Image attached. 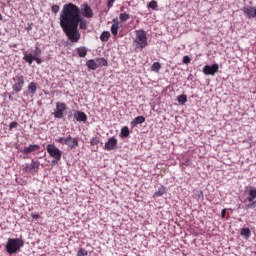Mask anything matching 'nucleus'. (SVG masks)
I'll return each instance as SVG.
<instances>
[{
  "instance_id": "nucleus-1",
  "label": "nucleus",
  "mask_w": 256,
  "mask_h": 256,
  "mask_svg": "<svg viewBox=\"0 0 256 256\" xmlns=\"http://www.w3.org/2000/svg\"><path fill=\"white\" fill-rule=\"evenodd\" d=\"M60 27L71 43H79L81 39L79 29H87V20L81 16L79 6L73 3L63 6L60 13Z\"/></svg>"
},
{
  "instance_id": "nucleus-2",
  "label": "nucleus",
  "mask_w": 256,
  "mask_h": 256,
  "mask_svg": "<svg viewBox=\"0 0 256 256\" xmlns=\"http://www.w3.org/2000/svg\"><path fill=\"white\" fill-rule=\"evenodd\" d=\"M25 245V242L21 238H9L6 243V251L9 255H14Z\"/></svg>"
},
{
  "instance_id": "nucleus-3",
  "label": "nucleus",
  "mask_w": 256,
  "mask_h": 256,
  "mask_svg": "<svg viewBox=\"0 0 256 256\" xmlns=\"http://www.w3.org/2000/svg\"><path fill=\"white\" fill-rule=\"evenodd\" d=\"M56 143H60V145H66L68 149H76L79 147V138H74L69 135L67 138L59 137L55 139Z\"/></svg>"
},
{
  "instance_id": "nucleus-4",
  "label": "nucleus",
  "mask_w": 256,
  "mask_h": 256,
  "mask_svg": "<svg viewBox=\"0 0 256 256\" xmlns=\"http://www.w3.org/2000/svg\"><path fill=\"white\" fill-rule=\"evenodd\" d=\"M136 43L138 49H145L147 47V32L145 30H136Z\"/></svg>"
},
{
  "instance_id": "nucleus-5",
  "label": "nucleus",
  "mask_w": 256,
  "mask_h": 256,
  "mask_svg": "<svg viewBox=\"0 0 256 256\" xmlns=\"http://www.w3.org/2000/svg\"><path fill=\"white\" fill-rule=\"evenodd\" d=\"M46 151L52 159H55V161H61V157H63V153L60 151L55 144H48L46 146Z\"/></svg>"
},
{
  "instance_id": "nucleus-6",
  "label": "nucleus",
  "mask_w": 256,
  "mask_h": 256,
  "mask_svg": "<svg viewBox=\"0 0 256 256\" xmlns=\"http://www.w3.org/2000/svg\"><path fill=\"white\" fill-rule=\"evenodd\" d=\"M13 81V91H15V93L23 91V87L25 86V77L22 74H17L15 77H13Z\"/></svg>"
},
{
  "instance_id": "nucleus-7",
  "label": "nucleus",
  "mask_w": 256,
  "mask_h": 256,
  "mask_svg": "<svg viewBox=\"0 0 256 256\" xmlns=\"http://www.w3.org/2000/svg\"><path fill=\"white\" fill-rule=\"evenodd\" d=\"M256 189L253 187H250L248 190V197L246 198V201L249 202V204L245 205V209H255L256 208Z\"/></svg>"
},
{
  "instance_id": "nucleus-8",
  "label": "nucleus",
  "mask_w": 256,
  "mask_h": 256,
  "mask_svg": "<svg viewBox=\"0 0 256 256\" xmlns=\"http://www.w3.org/2000/svg\"><path fill=\"white\" fill-rule=\"evenodd\" d=\"M65 111H67V104L63 102H57L56 111L53 113L55 119H63L65 116Z\"/></svg>"
},
{
  "instance_id": "nucleus-9",
  "label": "nucleus",
  "mask_w": 256,
  "mask_h": 256,
  "mask_svg": "<svg viewBox=\"0 0 256 256\" xmlns=\"http://www.w3.org/2000/svg\"><path fill=\"white\" fill-rule=\"evenodd\" d=\"M40 166H41V163H39V161L32 160L31 164H27L23 168V171L25 173H31V171H34L35 173H37L39 171Z\"/></svg>"
},
{
  "instance_id": "nucleus-10",
  "label": "nucleus",
  "mask_w": 256,
  "mask_h": 256,
  "mask_svg": "<svg viewBox=\"0 0 256 256\" xmlns=\"http://www.w3.org/2000/svg\"><path fill=\"white\" fill-rule=\"evenodd\" d=\"M41 146L39 144H30L29 146H25L20 153L23 155H29L30 153H35V151H39Z\"/></svg>"
},
{
  "instance_id": "nucleus-11",
  "label": "nucleus",
  "mask_w": 256,
  "mask_h": 256,
  "mask_svg": "<svg viewBox=\"0 0 256 256\" xmlns=\"http://www.w3.org/2000/svg\"><path fill=\"white\" fill-rule=\"evenodd\" d=\"M244 15H246L247 19H255L256 18V7L253 6H244L242 8Z\"/></svg>"
},
{
  "instance_id": "nucleus-12",
  "label": "nucleus",
  "mask_w": 256,
  "mask_h": 256,
  "mask_svg": "<svg viewBox=\"0 0 256 256\" xmlns=\"http://www.w3.org/2000/svg\"><path fill=\"white\" fill-rule=\"evenodd\" d=\"M23 59L28 63V65H32L33 61H36L38 65H41L43 62L39 56H33V54H27V52L24 53Z\"/></svg>"
},
{
  "instance_id": "nucleus-13",
  "label": "nucleus",
  "mask_w": 256,
  "mask_h": 256,
  "mask_svg": "<svg viewBox=\"0 0 256 256\" xmlns=\"http://www.w3.org/2000/svg\"><path fill=\"white\" fill-rule=\"evenodd\" d=\"M219 71V64L215 63L212 64L211 66L206 65L203 68V73L204 75H215Z\"/></svg>"
},
{
  "instance_id": "nucleus-14",
  "label": "nucleus",
  "mask_w": 256,
  "mask_h": 256,
  "mask_svg": "<svg viewBox=\"0 0 256 256\" xmlns=\"http://www.w3.org/2000/svg\"><path fill=\"white\" fill-rule=\"evenodd\" d=\"M104 149L106 151H114V149H117V138L115 137L109 138L104 145Z\"/></svg>"
},
{
  "instance_id": "nucleus-15",
  "label": "nucleus",
  "mask_w": 256,
  "mask_h": 256,
  "mask_svg": "<svg viewBox=\"0 0 256 256\" xmlns=\"http://www.w3.org/2000/svg\"><path fill=\"white\" fill-rule=\"evenodd\" d=\"M93 9H91V6L89 4H83L82 5V16L86 19H93Z\"/></svg>"
},
{
  "instance_id": "nucleus-16",
  "label": "nucleus",
  "mask_w": 256,
  "mask_h": 256,
  "mask_svg": "<svg viewBox=\"0 0 256 256\" xmlns=\"http://www.w3.org/2000/svg\"><path fill=\"white\" fill-rule=\"evenodd\" d=\"M74 119L77 120L79 123L87 121V114L82 111H75Z\"/></svg>"
},
{
  "instance_id": "nucleus-17",
  "label": "nucleus",
  "mask_w": 256,
  "mask_h": 256,
  "mask_svg": "<svg viewBox=\"0 0 256 256\" xmlns=\"http://www.w3.org/2000/svg\"><path fill=\"white\" fill-rule=\"evenodd\" d=\"M111 33L114 35V37H117V34L119 33V20L117 18L113 19Z\"/></svg>"
},
{
  "instance_id": "nucleus-18",
  "label": "nucleus",
  "mask_w": 256,
  "mask_h": 256,
  "mask_svg": "<svg viewBox=\"0 0 256 256\" xmlns=\"http://www.w3.org/2000/svg\"><path fill=\"white\" fill-rule=\"evenodd\" d=\"M86 67H88V69L91 71H95L99 68V64H97V60L90 59L86 62Z\"/></svg>"
},
{
  "instance_id": "nucleus-19",
  "label": "nucleus",
  "mask_w": 256,
  "mask_h": 256,
  "mask_svg": "<svg viewBox=\"0 0 256 256\" xmlns=\"http://www.w3.org/2000/svg\"><path fill=\"white\" fill-rule=\"evenodd\" d=\"M142 123H145V118L143 116H137L132 122V127H137V125H141Z\"/></svg>"
},
{
  "instance_id": "nucleus-20",
  "label": "nucleus",
  "mask_w": 256,
  "mask_h": 256,
  "mask_svg": "<svg viewBox=\"0 0 256 256\" xmlns=\"http://www.w3.org/2000/svg\"><path fill=\"white\" fill-rule=\"evenodd\" d=\"M167 193V188H165V186H160L158 188V191H156L153 195V197H163V195H165Z\"/></svg>"
},
{
  "instance_id": "nucleus-21",
  "label": "nucleus",
  "mask_w": 256,
  "mask_h": 256,
  "mask_svg": "<svg viewBox=\"0 0 256 256\" xmlns=\"http://www.w3.org/2000/svg\"><path fill=\"white\" fill-rule=\"evenodd\" d=\"M76 51L79 57H87V48L85 46L78 47Z\"/></svg>"
},
{
  "instance_id": "nucleus-22",
  "label": "nucleus",
  "mask_w": 256,
  "mask_h": 256,
  "mask_svg": "<svg viewBox=\"0 0 256 256\" xmlns=\"http://www.w3.org/2000/svg\"><path fill=\"white\" fill-rule=\"evenodd\" d=\"M109 37H111V33L109 31H104L100 36V40L102 43H107V41H109Z\"/></svg>"
},
{
  "instance_id": "nucleus-23",
  "label": "nucleus",
  "mask_w": 256,
  "mask_h": 256,
  "mask_svg": "<svg viewBox=\"0 0 256 256\" xmlns=\"http://www.w3.org/2000/svg\"><path fill=\"white\" fill-rule=\"evenodd\" d=\"M96 63L98 67H107L109 65V62L105 58H97Z\"/></svg>"
},
{
  "instance_id": "nucleus-24",
  "label": "nucleus",
  "mask_w": 256,
  "mask_h": 256,
  "mask_svg": "<svg viewBox=\"0 0 256 256\" xmlns=\"http://www.w3.org/2000/svg\"><path fill=\"white\" fill-rule=\"evenodd\" d=\"M28 91L29 93H31L32 95H35V93H37V84L35 82H31L28 85Z\"/></svg>"
},
{
  "instance_id": "nucleus-25",
  "label": "nucleus",
  "mask_w": 256,
  "mask_h": 256,
  "mask_svg": "<svg viewBox=\"0 0 256 256\" xmlns=\"http://www.w3.org/2000/svg\"><path fill=\"white\" fill-rule=\"evenodd\" d=\"M240 235H242V237H246V239H249V237H251V229L242 228Z\"/></svg>"
},
{
  "instance_id": "nucleus-26",
  "label": "nucleus",
  "mask_w": 256,
  "mask_h": 256,
  "mask_svg": "<svg viewBox=\"0 0 256 256\" xmlns=\"http://www.w3.org/2000/svg\"><path fill=\"white\" fill-rule=\"evenodd\" d=\"M160 70H161V63L154 62L151 66V71H154L155 73H159Z\"/></svg>"
},
{
  "instance_id": "nucleus-27",
  "label": "nucleus",
  "mask_w": 256,
  "mask_h": 256,
  "mask_svg": "<svg viewBox=\"0 0 256 256\" xmlns=\"http://www.w3.org/2000/svg\"><path fill=\"white\" fill-rule=\"evenodd\" d=\"M177 101L180 105H185L187 103V95L185 94L179 95L177 98Z\"/></svg>"
},
{
  "instance_id": "nucleus-28",
  "label": "nucleus",
  "mask_w": 256,
  "mask_h": 256,
  "mask_svg": "<svg viewBox=\"0 0 256 256\" xmlns=\"http://www.w3.org/2000/svg\"><path fill=\"white\" fill-rule=\"evenodd\" d=\"M120 21H129V19H131V16L127 13H120L119 15Z\"/></svg>"
},
{
  "instance_id": "nucleus-29",
  "label": "nucleus",
  "mask_w": 256,
  "mask_h": 256,
  "mask_svg": "<svg viewBox=\"0 0 256 256\" xmlns=\"http://www.w3.org/2000/svg\"><path fill=\"white\" fill-rule=\"evenodd\" d=\"M129 135V127L125 126L121 129L120 136L127 137Z\"/></svg>"
},
{
  "instance_id": "nucleus-30",
  "label": "nucleus",
  "mask_w": 256,
  "mask_h": 256,
  "mask_svg": "<svg viewBox=\"0 0 256 256\" xmlns=\"http://www.w3.org/2000/svg\"><path fill=\"white\" fill-rule=\"evenodd\" d=\"M87 255H89V252L84 248H80L77 252V256H87Z\"/></svg>"
},
{
  "instance_id": "nucleus-31",
  "label": "nucleus",
  "mask_w": 256,
  "mask_h": 256,
  "mask_svg": "<svg viewBox=\"0 0 256 256\" xmlns=\"http://www.w3.org/2000/svg\"><path fill=\"white\" fill-rule=\"evenodd\" d=\"M148 7H149V9H153V10L157 9V7H158L157 1H155V0L150 1L148 3Z\"/></svg>"
},
{
  "instance_id": "nucleus-32",
  "label": "nucleus",
  "mask_w": 256,
  "mask_h": 256,
  "mask_svg": "<svg viewBox=\"0 0 256 256\" xmlns=\"http://www.w3.org/2000/svg\"><path fill=\"white\" fill-rule=\"evenodd\" d=\"M99 141H100V138L95 136V137H92L91 140H90V145H99Z\"/></svg>"
},
{
  "instance_id": "nucleus-33",
  "label": "nucleus",
  "mask_w": 256,
  "mask_h": 256,
  "mask_svg": "<svg viewBox=\"0 0 256 256\" xmlns=\"http://www.w3.org/2000/svg\"><path fill=\"white\" fill-rule=\"evenodd\" d=\"M33 53H34V56H33V57H41V53H42L41 48H39L38 46H36L35 49H34V51H33Z\"/></svg>"
},
{
  "instance_id": "nucleus-34",
  "label": "nucleus",
  "mask_w": 256,
  "mask_h": 256,
  "mask_svg": "<svg viewBox=\"0 0 256 256\" xmlns=\"http://www.w3.org/2000/svg\"><path fill=\"white\" fill-rule=\"evenodd\" d=\"M183 63H184V65H189V63H191V57L184 56L183 57Z\"/></svg>"
},
{
  "instance_id": "nucleus-35",
  "label": "nucleus",
  "mask_w": 256,
  "mask_h": 256,
  "mask_svg": "<svg viewBox=\"0 0 256 256\" xmlns=\"http://www.w3.org/2000/svg\"><path fill=\"white\" fill-rule=\"evenodd\" d=\"M17 125H18L17 121L11 122V123L9 124V129H10V131H11L12 129H15V127H17Z\"/></svg>"
},
{
  "instance_id": "nucleus-36",
  "label": "nucleus",
  "mask_w": 256,
  "mask_h": 256,
  "mask_svg": "<svg viewBox=\"0 0 256 256\" xmlns=\"http://www.w3.org/2000/svg\"><path fill=\"white\" fill-rule=\"evenodd\" d=\"M52 13H59V5H54V6H52Z\"/></svg>"
},
{
  "instance_id": "nucleus-37",
  "label": "nucleus",
  "mask_w": 256,
  "mask_h": 256,
  "mask_svg": "<svg viewBox=\"0 0 256 256\" xmlns=\"http://www.w3.org/2000/svg\"><path fill=\"white\" fill-rule=\"evenodd\" d=\"M116 0H108L107 1V7L108 9H111V7H113V4L115 3Z\"/></svg>"
},
{
  "instance_id": "nucleus-38",
  "label": "nucleus",
  "mask_w": 256,
  "mask_h": 256,
  "mask_svg": "<svg viewBox=\"0 0 256 256\" xmlns=\"http://www.w3.org/2000/svg\"><path fill=\"white\" fill-rule=\"evenodd\" d=\"M225 215H227V209H223L221 212L222 219H225Z\"/></svg>"
},
{
  "instance_id": "nucleus-39",
  "label": "nucleus",
  "mask_w": 256,
  "mask_h": 256,
  "mask_svg": "<svg viewBox=\"0 0 256 256\" xmlns=\"http://www.w3.org/2000/svg\"><path fill=\"white\" fill-rule=\"evenodd\" d=\"M32 219H39V214H31Z\"/></svg>"
},
{
  "instance_id": "nucleus-40",
  "label": "nucleus",
  "mask_w": 256,
  "mask_h": 256,
  "mask_svg": "<svg viewBox=\"0 0 256 256\" xmlns=\"http://www.w3.org/2000/svg\"><path fill=\"white\" fill-rule=\"evenodd\" d=\"M0 21H3V15L0 14Z\"/></svg>"
},
{
  "instance_id": "nucleus-41",
  "label": "nucleus",
  "mask_w": 256,
  "mask_h": 256,
  "mask_svg": "<svg viewBox=\"0 0 256 256\" xmlns=\"http://www.w3.org/2000/svg\"><path fill=\"white\" fill-rule=\"evenodd\" d=\"M27 31H31V28H27Z\"/></svg>"
},
{
  "instance_id": "nucleus-42",
  "label": "nucleus",
  "mask_w": 256,
  "mask_h": 256,
  "mask_svg": "<svg viewBox=\"0 0 256 256\" xmlns=\"http://www.w3.org/2000/svg\"><path fill=\"white\" fill-rule=\"evenodd\" d=\"M52 163H55V160H53Z\"/></svg>"
},
{
  "instance_id": "nucleus-43",
  "label": "nucleus",
  "mask_w": 256,
  "mask_h": 256,
  "mask_svg": "<svg viewBox=\"0 0 256 256\" xmlns=\"http://www.w3.org/2000/svg\"><path fill=\"white\" fill-rule=\"evenodd\" d=\"M121 11H123V7L121 8Z\"/></svg>"
}]
</instances>
